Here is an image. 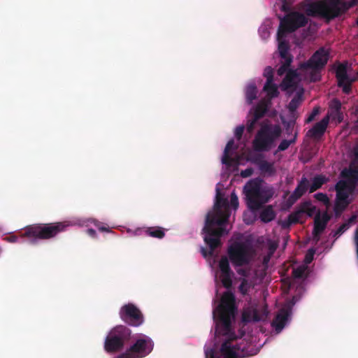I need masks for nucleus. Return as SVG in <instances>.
Listing matches in <instances>:
<instances>
[{"label": "nucleus", "instance_id": "nucleus-17", "mask_svg": "<svg viewBox=\"0 0 358 358\" xmlns=\"http://www.w3.org/2000/svg\"><path fill=\"white\" fill-rule=\"evenodd\" d=\"M219 268L221 272L220 278L222 284L225 288L229 289L232 285L231 277L233 272L230 268L229 260L226 257H222L220 259Z\"/></svg>", "mask_w": 358, "mask_h": 358}, {"label": "nucleus", "instance_id": "nucleus-8", "mask_svg": "<svg viewBox=\"0 0 358 358\" xmlns=\"http://www.w3.org/2000/svg\"><path fill=\"white\" fill-rule=\"evenodd\" d=\"M355 185L350 181L340 180L335 185L336 199L334 212L336 217H339L352 203L350 196L354 191Z\"/></svg>", "mask_w": 358, "mask_h": 358}, {"label": "nucleus", "instance_id": "nucleus-39", "mask_svg": "<svg viewBox=\"0 0 358 358\" xmlns=\"http://www.w3.org/2000/svg\"><path fill=\"white\" fill-rule=\"evenodd\" d=\"M250 284L248 282V280L245 278H243L241 282V285L238 287L239 292L243 295H246L248 294V292L250 289Z\"/></svg>", "mask_w": 358, "mask_h": 358}, {"label": "nucleus", "instance_id": "nucleus-30", "mask_svg": "<svg viewBox=\"0 0 358 358\" xmlns=\"http://www.w3.org/2000/svg\"><path fill=\"white\" fill-rule=\"evenodd\" d=\"M302 101V93L298 92L290 101L288 104V110L291 113H294L300 106Z\"/></svg>", "mask_w": 358, "mask_h": 358}, {"label": "nucleus", "instance_id": "nucleus-59", "mask_svg": "<svg viewBox=\"0 0 358 358\" xmlns=\"http://www.w3.org/2000/svg\"><path fill=\"white\" fill-rule=\"evenodd\" d=\"M356 219H357V216L356 215L351 216L349 218V220H348V224H349L350 223L354 222L356 220Z\"/></svg>", "mask_w": 358, "mask_h": 358}, {"label": "nucleus", "instance_id": "nucleus-47", "mask_svg": "<svg viewBox=\"0 0 358 358\" xmlns=\"http://www.w3.org/2000/svg\"><path fill=\"white\" fill-rule=\"evenodd\" d=\"M294 124H295V121H294V120L289 121L285 124L286 132L288 134H291L293 131Z\"/></svg>", "mask_w": 358, "mask_h": 358}, {"label": "nucleus", "instance_id": "nucleus-22", "mask_svg": "<svg viewBox=\"0 0 358 358\" xmlns=\"http://www.w3.org/2000/svg\"><path fill=\"white\" fill-rule=\"evenodd\" d=\"M286 36L280 38L277 35V39L278 41V52L282 59H287L288 57H293L289 53V43L285 40Z\"/></svg>", "mask_w": 358, "mask_h": 358}, {"label": "nucleus", "instance_id": "nucleus-53", "mask_svg": "<svg viewBox=\"0 0 358 358\" xmlns=\"http://www.w3.org/2000/svg\"><path fill=\"white\" fill-rule=\"evenodd\" d=\"M87 234L93 238H95L96 235V231L93 229H88L87 230Z\"/></svg>", "mask_w": 358, "mask_h": 358}, {"label": "nucleus", "instance_id": "nucleus-21", "mask_svg": "<svg viewBox=\"0 0 358 358\" xmlns=\"http://www.w3.org/2000/svg\"><path fill=\"white\" fill-rule=\"evenodd\" d=\"M271 104V101H270V99H262L252 109L253 115L258 118L259 120H260L267 113Z\"/></svg>", "mask_w": 358, "mask_h": 358}, {"label": "nucleus", "instance_id": "nucleus-36", "mask_svg": "<svg viewBox=\"0 0 358 358\" xmlns=\"http://www.w3.org/2000/svg\"><path fill=\"white\" fill-rule=\"evenodd\" d=\"M306 269V267L304 266H300L296 268H294L292 271V276L296 279L302 278L304 275Z\"/></svg>", "mask_w": 358, "mask_h": 358}, {"label": "nucleus", "instance_id": "nucleus-54", "mask_svg": "<svg viewBox=\"0 0 358 358\" xmlns=\"http://www.w3.org/2000/svg\"><path fill=\"white\" fill-rule=\"evenodd\" d=\"M237 273L243 276H247L248 275V271L245 269L243 268H239L237 270Z\"/></svg>", "mask_w": 358, "mask_h": 358}, {"label": "nucleus", "instance_id": "nucleus-7", "mask_svg": "<svg viewBox=\"0 0 358 358\" xmlns=\"http://www.w3.org/2000/svg\"><path fill=\"white\" fill-rule=\"evenodd\" d=\"M131 338V329L124 325L113 327L106 337L104 350L108 353L121 351Z\"/></svg>", "mask_w": 358, "mask_h": 358}, {"label": "nucleus", "instance_id": "nucleus-3", "mask_svg": "<svg viewBox=\"0 0 358 358\" xmlns=\"http://www.w3.org/2000/svg\"><path fill=\"white\" fill-rule=\"evenodd\" d=\"M357 5L358 0H329V3L321 1L310 4L306 9V13L309 16H320L330 20L345 13L350 8Z\"/></svg>", "mask_w": 358, "mask_h": 358}, {"label": "nucleus", "instance_id": "nucleus-23", "mask_svg": "<svg viewBox=\"0 0 358 358\" xmlns=\"http://www.w3.org/2000/svg\"><path fill=\"white\" fill-rule=\"evenodd\" d=\"M329 181V178L324 175H317L312 180V183L309 185V192L313 193L320 189L322 186Z\"/></svg>", "mask_w": 358, "mask_h": 358}, {"label": "nucleus", "instance_id": "nucleus-12", "mask_svg": "<svg viewBox=\"0 0 358 358\" xmlns=\"http://www.w3.org/2000/svg\"><path fill=\"white\" fill-rule=\"evenodd\" d=\"M119 315L122 321L132 327H139L144 322L143 313L133 303H127L122 306Z\"/></svg>", "mask_w": 358, "mask_h": 358}, {"label": "nucleus", "instance_id": "nucleus-33", "mask_svg": "<svg viewBox=\"0 0 358 358\" xmlns=\"http://www.w3.org/2000/svg\"><path fill=\"white\" fill-rule=\"evenodd\" d=\"M297 131H296L294 134V136L292 139L290 140H286V139H284L282 140L280 143L279 144L278 147V149H277V152H281V151H285L286 150L291 144H293L296 142V138H297Z\"/></svg>", "mask_w": 358, "mask_h": 358}, {"label": "nucleus", "instance_id": "nucleus-50", "mask_svg": "<svg viewBox=\"0 0 358 358\" xmlns=\"http://www.w3.org/2000/svg\"><path fill=\"white\" fill-rule=\"evenodd\" d=\"M314 254H315L314 249L311 248V249L308 250V253L306 255V262L307 263H310L313 260Z\"/></svg>", "mask_w": 358, "mask_h": 358}, {"label": "nucleus", "instance_id": "nucleus-46", "mask_svg": "<svg viewBox=\"0 0 358 358\" xmlns=\"http://www.w3.org/2000/svg\"><path fill=\"white\" fill-rule=\"evenodd\" d=\"M230 203L231 206L236 210L238 206V199L235 192L231 194Z\"/></svg>", "mask_w": 358, "mask_h": 358}, {"label": "nucleus", "instance_id": "nucleus-11", "mask_svg": "<svg viewBox=\"0 0 358 358\" xmlns=\"http://www.w3.org/2000/svg\"><path fill=\"white\" fill-rule=\"evenodd\" d=\"M229 258L234 266H242L250 263L248 248L242 243H235L228 249Z\"/></svg>", "mask_w": 358, "mask_h": 358}, {"label": "nucleus", "instance_id": "nucleus-37", "mask_svg": "<svg viewBox=\"0 0 358 358\" xmlns=\"http://www.w3.org/2000/svg\"><path fill=\"white\" fill-rule=\"evenodd\" d=\"M314 197L317 201L323 203L327 207H328L330 205V200L328 196L324 193H317L314 195Z\"/></svg>", "mask_w": 358, "mask_h": 358}, {"label": "nucleus", "instance_id": "nucleus-14", "mask_svg": "<svg viewBox=\"0 0 358 358\" xmlns=\"http://www.w3.org/2000/svg\"><path fill=\"white\" fill-rule=\"evenodd\" d=\"M153 348L152 340L149 336L141 334L127 350L135 358H143L152 351Z\"/></svg>", "mask_w": 358, "mask_h": 358}, {"label": "nucleus", "instance_id": "nucleus-38", "mask_svg": "<svg viewBox=\"0 0 358 358\" xmlns=\"http://www.w3.org/2000/svg\"><path fill=\"white\" fill-rule=\"evenodd\" d=\"M329 117L331 116L334 120H337L339 123L343 120V114L341 110H329Z\"/></svg>", "mask_w": 358, "mask_h": 358}, {"label": "nucleus", "instance_id": "nucleus-15", "mask_svg": "<svg viewBox=\"0 0 358 358\" xmlns=\"http://www.w3.org/2000/svg\"><path fill=\"white\" fill-rule=\"evenodd\" d=\"M206 358H238L237 348L231 341H224L220 347V357L217 356L213 349L206 351Z\"/></svg>", "mask_w": 358, "mask_h": 358}, {"label": "nucleus", "instance_id": "nucleus-48", "mask_svg": "<svg viewBox=\"0 0 358 358\" xmlns=\"http://www.w3.org/2000/svg\"><path fill=\"white\" fill-rule=\"evenodd\" d=\"M254 170L252 168H247L245 170L241 171V176L243 178H248L252 175Z\"/></svg>", "mask_w": 358, "mask_h": 358}, {"label": "nucleus", "instance_id": "nucleus-60", "mask_svg": "<svg viewBox=\"0 0 358 358\" xmlns=\"http://www.w3.org/2000/svg\"><path fill=\"white\" fill-rule=\"evenodd\" d=\"M99 230L101 231H109L108 228L104 226L99 227Z\"/></svg>", "mask_w": 358, "mask_h": 358}, {"label": "nucleus", "instance_id": "nucleus-31", "mask_svg": "<svg viewBox=\"0 0 358 358\" xmlns=\"http://www.w3.org/2000/svg\"><path fill=\"white\" fill-rule=\"evenodd\" d=\"M299 208L302 213V215L306 213L309 217L313 216L316 212V207L313 206L310 201H305L302 203Z\"/></svg>", "mask_w": 358, "mask_h": 358}, {"label": "nucleus", "instance_id": "nucleus-9", "mask_svg": "<svg viewBox=\"0 0 358 358\" xmlns=\"http://www.w3.org/2000/svg\"><path fill=\"white\" fill-rule=\"evenodd\" d=\"M235 310V296L231 292L227 291L223 294L220 305L214 310L213 315L215 317L217 313L220 322L226 329H229Z\"/></svg>", "mask_w": 358, "mask_h": 358}, {"label": "nucleus", "instance_id": "nucleus-61", "mask_svg": "<svg viewBox=\"0 0 358 358\" xmlns=\"http://www.w3.org/2000/svg\"><path fill=\"white\" fill-rule=\"evenodd\" d=\"M354 148H357L358 149V141H357L356 145L354 147Z\"/></svg>", "mask_w": 358, "mask_h": 358}, {"label": "nucleus", "instance_id": "nucleus-40", "mask_svg": "<svg viewBox=\"0 0 358 358\" xmlns=\"http://www.w3.org/2000/svg\"><path fill=\"white\" fill-rule=\"evenodd\" d=\"M258 120L259 119L255 117L254 115L251 119L248 120L246 124V129L248 133H252L254 131V129Z\"/></svg>", "mask_w": 358, "mask_h": 358}, {"label": "nucleus", "instance_id": "nucleus-35", "mask_svg": "<svg viewBox=\"0 0 358 358\" xmlns=\"http://www.w3.org/2000/svg\"><path fill=\"white\" fill-rule=\"evenodd\" d=\"M301 216H302V213L301 212V210L300 208L291 213L289 217H288V221L290 224H296V223H298L299 222L301 218Z\"/></svg>", "mask_w": 358, "mask_h": 358}, {"label": "nucleus", "instance_id": "nucleus-55", "mask_svg": "<svg viewBox=\"0 0 358 358\" xmlns=\"http://www.w3.org/2000/svg\"><path fill=\"white\" fill-rule=\"evenodd\" d=\"M355 243L356 245V249L358 248V228L356 229L355 233Z\"/></svg>", "mask_w": 358, "mask_h": 358}, {"label": "nucleus", "instance_id": "nucleus-32", "mask_svg": "<svg viewBox=\"0 0 358 358\" xmlns=\"http://www.w3.org/2000/svg\"><path fill=\"white\" fill-rule=\"evenodd\" d=\"M293 61V57H288L287 59H282L281 66L277 70V73L278 76H282L285 73L290 70L289 68Z\"/></svg>", "mask_w": 358, "mask_h": 358}, {"label": "nucleus", "instance_id": "nucleus-56", "mask_svg": "<svg viewBox=\"0 0 358 358\" xmlns=\"http://www.w3.org/2000/svg\"><path fill=\"white\" fill-rule=\"evenodd\" d=\"M252 320L255 322H258L260 320V317H259V315L256 310L254 311Z\"/></svg>", "mask_w": 358, "mask_h": 358}, {"label": "nucleus", "instance_id": "nucleus-6", "mask_svg": "<svg viewBox=\"0 0 358 358\" xmlns=\"http://www.w3.org/2000/svg\"><path fill=\"white\" fill-rule=\"evenodd\" d=\"M246 203L249 209L255 211L262 208L273 196V192L271 189L263 188L261 180H251L244 186Z\"/></svg>", "mask_w": 358, "mask_h": 358}, {"label": "nucleus", "instance_id": "nucleus-28", "mask_svg": "<svg viewBox=\"0 0 358 358\" xmlns=\"http://www.w3.org/2000/svg\"><path fill=\"white\" fill-rule=\"evenodd\" d=\"M144 232H145V235H147V236L159 238V239L164 238L165 236L164 229L160 227H149V228L146 229L144 231Z\"/></svg>", "mask_w": 358, "mask_h": 358}, {"label": "nucleus", "instance_id": "nucleus-20", "mask_svg": "<svg viewBox=\"0 0 358 358\" xmlns=\"http://www.w3.org/2000/svg\"><path fill=\"white\" fill-rule=\"evenodd\" d=\"M329 122V115L324 117L320 122H317L308 131L306 136L313 138H321L324 135Z\"/></svg>", "mask_w": 358, "mask_h": 358}, {"label": "nucleus", "instance_id": "nucleus-4", "mask_svg": "<svg viewBox=\"0 0 358 358\" xmlns=\"http://www.w3.org/2000/svg\"><path fill=\"white\" fill-rule=\"evenodd\" d=\"M282 129L279 124H273L269 122H263L252 141V148L258 152L270 151L275 145V141L280 138Z\"/></svg>", "mask_w": 358, "mask_h": 358}, {"label": "nucleus", "instance_id": "nucleus-41", "mask_svg": "<svg viewBox=\"0 0 358 358\" xmlns=\"http://www.w3.org/2000/svg\"><path fill=\"white\" fill-rule=\"evenodd\" d=\"M329 110H341V102L338 99H334L329 103Z\"/></svg>", "mask_w": 358, "mask_h": 358}, {"label": "nucleus", "instance_id": "nucleus-52", "mask_svg": "<svg viewBox=\"0 0 358 358\" xmlns=\"http://www.w3.org/2000/svg\"><path fill=\"white\" fill-rule=\"evenodd\" d=\"M6 240L10 243H15L17 241L16 236H10L6 238Z\"/></svg>", "mask_w": 358, "mask_h": 358}, {"label": "nucleus", "instance_id": "nucleus-58", "mask_svg": "<svg viewBox=\"0 0 358 358\" xmlns=\"http://www.w3.org/2000/svg\"><path fill=\"white\" fill-rule=\"evenodd\" d=\"M352 152L355 157V159L358 160V149L353 148Z\"/></svg>", "mask_w": 358, "mask_h": 358}, {"label": "nucleus", "instance_id": "nucleus-10", "mask_svg": "<svg viewBox=\"0 0 358 358\" xmlns=\"http://www.w3.org/2000/svg\"><path fill=\"white\" fill-rule=\"evenodd\" d=\"M280 25L278 29V36L280 38L286 36L287 34L292 33L298 29L305 27L308 23V18L297 11L289 12L283 17H279Z\"/></svg>", "mask_w": 358, "mask_h": 358}, {"label": "nucleus", "instance_id": "nucleus-57", "mask_svg": "<svg viewBox=\"0 0 358 358\" xmlns=\"http://www.w3.org/2000/svg\"><path fill=\"white\" fill-rule=\"evenodd\" d=\"M243 320L244 322H249L250 320V315L248 314L243 313Z\"/></svg>", "mask_w": 358, "mask_h": 358}, {"label": "nucleus", "instance_id": "nucleus-19", "mask_svg": "<svg viewBox=\"0 0 358 358\" xmlns=\"http://www.w3.org/2000/svg\"><path fill=\"white\" fill-rule=\"evenodd\" d=\"M291 310L288 308H281L278 311L271 323L272 327L275 329L277 333H280L283 329L289 320Z\"/></svg>", "mask_w": 358, "mask_h": 358}, {"label": "nucleus", "instance_id": "nucleus-2", "mask_svg": "<svg viewBox=\"0 0 358 358\" xmlns=\"http://www.w3.org/2000/svg\"><path fill=\"white\" fill-rule=\"evenodd\" d=\"M329 57L330 52L328 49L320 48L306 62H301L297 69H290L287 72L282 86L285 90L296 87V80L301 75H308L312 82L319 81L321 79V72L325 68Z\"/></svg>", "mask_w": 358, "mask_h": 358}, {"label": "nucleus", "instance_id": "nucleus-49", "mask_svg": "<svg viewBox=\"0 0 358 358\" xmlns=\"http://www.w3.org/2000/svg\"><path fill=\"white\" fill-rule=\"evenodd\" d=\"M264 75L266 77V80H268L270 76L271 78V80H273V73L271 67L267 66L264 70Z\"/></svg>", "mask_w": 358, "mask_h": 358}, {"label": "nucleus", "instance_id": "nucleus-42", "mask_svg": "<svg viewBox=\"0 0 358 358\" xmlns=\"http://www.w3.org/2000/svg\"><path fill=\"white\" fill-rule=\"evenodd\" d=\"M320 113V107H315L310 114L308 115L307 119L306 120L305 122L308 124L311 122H313L315 117L319 114Z\"/></svg>", "mask_w": 358, "mask_h": 358}, {"label": "nucleus", "instance_id": "nucleus-34", "mask_svg": "<svg viewBox=\"0 0 358 358\" xmlns=\"http://www.w3.org/2000/svg\"><path fill=\"white\" fill-rule=\"evenodd\" d=\"M259 169L261 171L267 173L269 175H273L275 171L273 167V164L266 160L261 162L259 164Z\"/></svg>", "mask_w": 358, "mask_h": 358}, {"label": "nucleus", "instance_id": "nucleus-1", "mask_svg": "<svg viewBox=\"0 0 358 358\" xmlns=\"http://www.w3.org/2000/svg\"><path fill=\"white\" fill-rule=\"evenodd\" d=\"M230 215L228 199L222 195L220 189L217 187L213 209L206 214L201 232L203 241L208 247V249L201 248V252L204 257H211L215 250L222 245L221 238L228 234L224 226Z\"/></svg>", "mask_w": 358, "mask_h": 358}, {"label": "nucleus", "instance_id": "nucleus-27", "mask_svg": "<svg viewBox=\"0 0 358 358\" xmlns=\"http://www.w3.org/2000/svg\"><path fill=\"white\" fill-rule=\"evenodd\" d=\"M341 176L348 178L352 183L356 185L358 183V168L345 169L342 171Z\"/></svg>", "mask_w": 358, "mask_h": 358}, {"label": "nucleus", "instance_id": "nucleus-13", "mask_svg": "<svg viewBox=\"0 0 358 358\" xmlns=\"http://www.w3.org/2000/svg\"><path fill=\"white\" fill-rule=\"evenodd\" d=\"M348 62L338 63L335 69V76L337 85L342 89L345 94H350L352 92V85L357 80V78L351 77L348 74Z\"/></svg>", "mask_w": 358, "mask_h": 358}, {"label": "nucleus", "instance_id": "nucleus-29", "mask_svg": "<svg viewBox=\"0 0 358 358\" xmlns=\"http://www.w3.org/2000/svg\"><path fill=\"white\" fill-rule=\"evenodd\" d=\"M275 217V214L271 206L266 208L260 213V219L265 223L272 221Z\"/></svg>", "mask_w": 358, "mask_h": 358}, {"label": "nucleus", "instance_id": "nucleus-44", "mask_svg": "<svg viewBox=\"0 0 358 358\" xmlns=\"http://www.w3.org/2000/svg\"><path fill=\"white\" fill-rule=\"evenodd\" d=\"M244 129H245L244 125H240L236 128L235 131H234V135L238 140H240L242 138L243 134L244 132Z\"/></svg>", "mask_w": 358, "mask_h": 358}, {"label": "nucleus", "instance_id": "nucleus-25", "mask_svg": "<svg viewBox=\"0 0 358 358\" xmlns=\"http://www.w3.org/2000/svg\"><path fill=\"white\" fill-rule=\"evenodd\" d=\"M234 145V141L233 139L229 141L225 146L223 156L222 158V164L230 166L232 164V162H234V159L230 157L229 152L233 148Z\"/></svg>", "mask_w": 358, "mask_h": 358}, {"label": "nucleus", "instance_id": "nucleus-16", "mask_svg": "<svg viewBox=\"0 0 358 358\" xmlns=\"http://www.w3.org/2000/svg\"><path fill=\"white\" fill-rule=\"evenodd\" d=\"M331 216L324 211L322 214L317 211L314 218V227L313 231V239L318 242L320 239V235L324 231Z\"/></svg>", "mask_w": 358, "mask_h": 358}, {"label": "nucleus", "instance_id": "nucleus-51", "mask_svg": "<svg viewBox=\"0 0 358 358\" xmlns=\"http://www.w3.org/2000/svg\"><path fill=\"white\" fill-rule=\"evenodd\" d=\"M278 248L277 243L274 242H270L268 244V249L271 252H273Z\"/></svg>", "mask_w": 358, "mask_h": 358}, {"label": "nucleus", "instance_id": "nucleus-18", "mask_svg": "<svg viewBox=\"0 0 358 358\" xmlns=\"http://www.w3.org/2000/svg\"><path fill=\"white\" fill-rule=\"evenodd\" d=\"M309 189V181L306 177H302L296 187L288 197L287 204L292 206L298 199H299Z\"/></svg>", "mask_w": 358, "mask_h": 358}, {"label": "nucleus", "instance_id": "nucleus-45", "mask_svg": "<svg viewBox=\"0 0 358 358\" xmlns=\"http://www.w3.org/2000/svg\"><path fill=\"white\" fill-rule=\"evenodd\" d=\"M349 227V225L348 223H343L342 224L338 229L336 231L334 234V236H341L345 230H347Z\"/></svg>", "mask_w": 358, "mask_h": 358}, {"label": "nucleus", "instance_id": "nucleus-26", "mask_svg": "<svg viewBox=\"0 0 358 358\" xmlns=\"http://www.w3.org/2000/svg\"><path fill=\"white\" fill-rule=\"evenodd\" d=\"M245 99L248 104H251L257 99V89L255 83H250L245 88Z\"/></svg>", "mask_w": 358, "mask_h": 358}, {"label": "nucleus", "instance_id": "nucleus-24", "mask_svg": "<svg viewBox=\"0 0 358 358\" xmlns=\"http://www.w3.org/2000/svg\"><path fill=\"white\" fill-rule=\"evenodd\" d=\"M264 90L267 92V95L268 96V99L270 100L273 98L277 97L279 94L278 87L276 85L273 83V80H271V77L268 80H266L264 87Z\"/></svg>", "mask_w": 358, "mask_h": 358}, {"label": "nucleus", "instance_id": "nucleus-5", "mask_svg": "<svg viewBox=\"0 0 358 358\" xmlns=\"http://www.w3.org/2000/svg\"><path fill=\"white\" fill-rule=\"evenodd\" d=\"M67 227L69 224L66 222L35 224L26 227L22 237L29 238L31 243H36L38 239L46 240L55 237L64 231Z\"/></svg>", "mask_w": 358, "mask_h": 358}, {"label": "nucleus", "instance_id": "nucleus-43", "mask_svg": "<svg viewBox=\"0 0 358 358\" xmlns=\"http://www.w3.org/2000/svg\"><path fill=\"white\" fill-rule=\"evenodd\" d=\"M292 2L290 0H283L281 6V10L286 13L291 11Z\"/></svg>", "mask_w": 358, "mask_h": 358}]
</instances>
